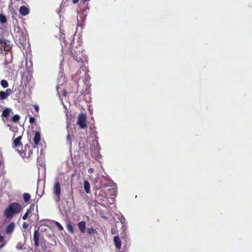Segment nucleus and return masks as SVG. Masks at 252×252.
Segmentation results:
<instances>
[{
	"mask_svg": "<svg viewBox=\"0 0 252 252\" xmlns=\"http://www.w3.org/2000/svg\"><path fill=\"white\" fill-rule=\"evenodd\" d=\"M15 227V224L14 222H11L6 227L5 232L7 234H11Z\"/></svg>",
	"mask_w": 252,
	"mask_h": 252,
	"instance_id": "nucleus-9",
	"label": "nucleus"
},
{
	"mask_svg": "<svg viewBox=\"0 0 252 252\" xmlns=\"http://www.w3.org/2000/svg\"><path fill=\"white\" fill-rule=\"evenodd\" d=\"M23 227L25 229H27V227H28V224L25 222H24L23 223Z\"/></svg>",
	"mask_w": 252,
	"mask_h": 252,
	"instance_id": "nucleus-29",
	"label": "nucleus"
},
{
	"mask_svg": "<svg viewBox=\"0 0 252 252\" xmlns=\"http://www.w3.org/2000/svg\"><path fill=\"white\" fill-rule=\"evenodd\" d=\"M23 196L24 200L25 202H26V203L29 202V201L31 199V195L28 193H24L23 194Z\"/></svg>",
	"mask_w": 252,
	"mask_h": 252,
	"instance_id": "nucleus-18",
	"label": "nucleus"
},
{
	"mask_svg": "<svg viewBox=\"0 0 252 252\" xmlns=\"http://www.w3.org/2000/svg\"><path fill=\"white\" fill-rule=\"evenodd\" d=\"M78 227L82 233L85 231L86 222L84 221H80L78 224Z\"/></svg>",
	"mask_w": 252,
	"mask_h": 252,
	"instance_id": "nucleus-12",
	"label": "nucleus"
},
{
	"mask_svg": "<svg viewBox=\"0 0 252 252\" xmlns=\"http://www.w3.org/2000/svg\"><path fill=\"white\" fill-rule=\"evenodd\" d=\"M20 119V116L19 115L16 114V115H14L12 117V118L11 119V121L13 123H17L19 121Z\"/></svg>",
	"mask_w": 252,
	"mask_h": 252,
	"instance_id": "nucleus-22",
	"label": "nucleus"
},
{
	"mask_svg": "<svg viewBox=\"0 0 252 252\" xmlns=\"http://www.w3.org/2000/svg\"><path fill=\"white\" fill-rule=\"evenodd\" d=\"M22 248H23V246L22 245H17V247H16V248L18 249V250H21L22 249Z\"/></svg>",
	"mask_w": 252,
	"mask_h": 252,
	"instance_id": "nucleus-32",
	"label": "nucleus"
},
{
	"mask_svg": "<svg viewBox=\"0 0 252 252\" xmlns=\"http://www.w3.org/2000/svg\"><path fill=\"white\" fill-rule=\"evenodd\" d=\"M24 150H18L19 154L21 155L23 158H30L31 155L32 154V150H30V146L28 144H26L24 147Z\"/></svg>",
	"mask_w": 252,
	"mask_h": 252,
	"instance_id": "nucleus-4",
	"label": "nucleus"
},
{
	"mask_svg": "<svg viewBox=\"0 0 252 252\" xmlns=\"http://www.w3.org/2000/svg\"><path fill=\"white\" fill-rule=\"evenodd\" d=\"M19 12L22 15L25 16L29 13V10L26 6L22 5L20 7Z\"/></svg>",
	"mask_w": 252,
	"mask_h": 252,
	"instance_id": "nucleus-11",
	"label": "nucleus"
},
{
	"mask_svg": "<svg viewBox=\"0 0 252 252\" xmlns=\"http://www.w3.org/2000/svg\"><path fill=\"white\" fill-rule=\"evenodd\" d=\"M90 0H83L84 2H87L89 1Z\"/></svg>",
	"mask_w": 252,
	"mask_h": 252,
	"instance_id": "nucleus-36",
	"label": "nucleus"
},
{
	"mask_svg": "<svg viewBox=\"0 0 252 252\" xmlns=\"http://www.w3.org/2000/svg\"><path fill=\"white\" fill-rule=\"evenodd\" d=\"M5 94H7V95L8 96L9 95H10V94H11L13 93V91H12V90L10 89V88H8V89H7L5 91H4Z\"/></svg>",
	"mask_w": 252,
	"mask_h": 252,
	"instance_id": "nucleus-24",
	"label": "nucleus"
},
{
	"mask_svg": "<svg viewBox=\"0 0 252 252\" xmlns=\"http://www.w3.org/2000/svg\"><path fill=\"white\" fill-rule=\"evenodd\" d=\"M15 135H14L13 137V144H12V147L14 148H19L20 147H22V143L21 142V139L22 138V135H19L17 138H14Z\"/></svg>",
	"mask_w": 252,
	"mask_h": 252,
	"instance_id": "nucleus-7",
	"label": "nucleus"
},
{
	"mask_svg": "<svg viewBox=\"0 0 252 252\" xmlns=\"http://www.w3.org/2000/svg\"><path fill=\"white\" fill-rule=\"evenodd\" d=\"M53 192L56 196L57 200L60 201L61 199V185L59 181H56L54 185Z\"/></svg>",
	"mask_w": 252,
	"mask_h": 252,
	"instance_id": "nucleus-5",
	"label": "nucleus"
},
{
	"mask_svg": "<svg viewBox=\"0 0 252 252\" xmlns=\"http://www.w3.org/2000/svg\"><path fill=\"white\" fill-rule=\"evenodd\" d=\"M31 211L30 209H28L25 213V214L24 215V216L22 217V219L24 220H25L27 219L30 213H31Z\"/></svg>",
	"mask_w": 252,
	"mask_h": 252,
	"instance_id": "nucleus-23",
	"label": "nucleus"
},
{
	"mask_svg": "<svg viewBox=\"0 0 252 252\" xmlns=\"http://www.w3.org/2000/svg\"><path fill=\"white\" fill-rule=\"evenodd\" d=\"M22 210V206L18 202H14L4 210L3 216L6 219L11 220L15 215L20 213Z\"/></svg>",
	"mask_w": 252,
	"mask_h": 252,
	"instance_id": "nucleus-1",
	"label": "nucleus"
},
{
	"mask_svg": "<svg viewBox=\"0 0 252 252\" xmlns=\"http://www.w3.org/2000/svg\"><path fill=\"white\" fill-rule=\"evenodd\" d=\"M40 232L38 230H35L33 233V241H34V247L36 248H38L39 246V240Z\"/></svg>",
	"mask_w": 252,
	"mask_h": 252,
	"instance_id": "nucleus-8",
	"label": "nucleus"
},
{
	"mask_svg": "<svg viewBox=\"0 0 252 252\" xmlns=\"http://www.w3.org/2000/svg\"><path fill=\"white\" fill-rule=\"evenodd\" d=\"M34 108L35 109V110L36 112H38L39 111V107L37 105H34Z\"/></svg>",
	"mask_w": 252,
	"mask_h": 252,
	"instance_id": "nucleus-27",
	"label": "nucleus"
},
{
	"mask_svg": "<svg viewBox=\"0 0 252 252\" xmlns=\"http://www.w3.org/2000/svg\"><path fill=\"white\" fill-rule=\"evenodd\" d=\"M79 1V0H72V2L74 4L77 3Z\"/></svg>",
	"mask_w": 252,
	"mask_h": 252,
	"instance_id": "nucleus-33",
	"label": "nucleus"
},
{
	"mask_svg": "<svg viewBox=\"0 0 252 252\" xmlns=\"http://www.w3.org/2000/svg\"><path fill=\"white\" fill-rule=\"evenodd\" d=\"M0 85L5 89L8 87V83L6 80H2L0 81Z\"/></svg>",
	"mask_w": 252,
	"mask_h": 252,
	"instance_id": "nucleus-21",
	"label": "nucleus"
},
{
	"mask_svg": "<svg viewBox=\"0 0 252 252\" xmlns=\"http://www.w3.org/2000/svg\"><path fill=\"white\" fill-rule=\"evenodd\" d=\"M94 172V169L93 168H90L88 169L89 173H93Z\"/></svg>",
	"mask_w": 252,
	"mask_h": 252,
	"instance_id": "nucleus-28",
	"label": "nucleus"
},
{
	"mask_svg": "<svg viewBox=\"0 0 252 252\" xmlns=\"http://www.w3.org/2000/svg\"><path fill=\"white\" fill-rule=\"evenodd\" d=\"M10 112V109L8 108H6L3 110L2 115H1V116L3 118H4V117L7 118L9 116Z\"/></svg>",
	"mask_w": 252,
	"mask_h": 252,
	"instance_id": "nucleus-15",
	"label": "nucleus"
},
{
	"mask_svg": "<svg viewBox=\"0 0 252 252\" xmlns=\"http://www.w3.org/2000/svg\"><path fill=\"white\" fill-rule=\"evenodd\" d=\"M84 49L80 44L77 46H74L71 44L70 55L73 59L77 62L83 63L84 61L86 60L87 57L84 53Z\"/></svg>",
	"mask_w": 252,
	"mask_h": 252,
	"instance_id": "nucleus-2",
	"label": "nucleus"
},
{
	"mask_svg": "<svg viewBox=\"0 0 252 252\" xmlns=\"http://www.w3.org/2000/svg\"><path fill=\"white\" fill-rule=\"evenodd\" d=\"M111 233H112V234H115V233H116V228H112L111 229Z\"/></svg>",
	"mask_w": 252,
	"mask_h": 252,
	"instance_id": "nucleus-30",
	"label": "nucleus"
},
{
	"mask_svg": "<svg viewBox=\"0 0 252 252\" xmlns=\"http://www.w3.org/2000/svg\"><path fill=\"white\" fill-rule=\"evenodd\" d=\"M56 225L58 227L59 229L61 230L63 229V226L58 222H56Z\"/></svg>",
	"mask_w": 252,
	"mask_h": 252,
	"instance_id": "nucleus-25",
	"label": "nucleus"
},
{
	"mask_svg": "<svg viewBox=\"0 0 252 252\" xmlns=\"http://www.w3.org/2000/svg\"><path fill=\"white\" fill-rule=\"evenodd\" d=\"M4 241V237L2 235H0V243L3 242Z\"/></svg>",
	"mask_w": 252,
	"mask_h": 252,
	"instance_id": "nucleus-31",
	"label": "nucleus"
},
{
	"mask_svg": "<svg viewBox=\"0 0 252 252\" xmlns=\"http://www.w3.org/2000/svg\"><path fill=\"white\" fill-rule=\"evenodd\" d=\"M0 44L3 48L4 51H9L10 50L11 47L10 46L9 41L2 37H0Z\"/></svg>",
	"mask_w": 252,
	"mask_h": 252,
	"instance_id": "nucleus-6",
	"label": "nucleus"
},
{
	"mask_svg": "<svg viewBox=\"0 0 252 252\" xmlns=\"http://www.w3.org/2000/svg\"><path fill=\"white\" fill-rule=\"evenodd\" d=\"M103 193V191H100L99 193H98V195H100V194L102 195Z\"/></svg>",
	"mask_w": 252,
	"mask_h": 252,
	"instance_id": "nucleus-34",
	"label": "nucleus"
},
{
	"mask_svg": "<svg viewBox=\"0 0 252 252\" xmlns=\"http://www.w3.org/2000/svg\"><path fill=\"white\" fill-rule=\"evenodd\" d=\"M3 246H4V245H3H3H0V248H2Z\"/></svg>",
	"mask_w": 252,
	"mask_h": 252,
	"instance_id": "nucleus-37",
	"label": "nucleus"
},
{
	"mask_svg": "<svg viewBox=\"0 0 252 252\" xmlns=\"http://www.w3.org/2000/svg\"><path fill=\"white\" fill-rule=\"evenodd\" d=\"M8 96L4 91H0V100L6 99Z\"/></svg>",
	"mask_w": 252,
	"mask_h": 252,
	"instance_id": "nucleus-19",
	"label": "nucleus"
},
{
	"mask_svg": "<svg viewBox=\"0 0 252 252\" xmlns=\"http://www.w3.org/2000/svg\"><path fill=\"white\" fill-rule=\"evenodd\" d=\"M114 245L117 249H120L121 248L122 241L118 236H115L114 237Z\"/></svg>",
	"mask_w": 252,
	"mask_h": 252,
	"instance_id": "nucleus-10",
	"label": "nucleus"
},
{
	"mask_svg": "<svg viewBox=\"0 0 252 252\" xmlns=\"http://www.w3.org/2000/svg\"><path fill=\"white\" fill-rule=\"evenodd\" d=\"M77 125L81 129H85L87 127V116L83 113L79 114L77 118Z\"/></svg>",
	"mask_w": 252,
	"mask_h": 252,
	"instance_id": "nucleus-3",
	"label": "nucleus"
},
{
	"mask_svg": "<svg viewBox=\"0 0 252 252\" xmlns=\"http://www.w3.org/2000/svg\"><path fill=\"white\" fill-rule=\"evenodd\" d=\"M67 138L69 140L70 139V135L69 134H67Z\"/></svg>",
	"mask_w": 252,
	"mask_h": 252,
	"instance_id": "nucleus-35",
	"label": "nucleus"
},
{
	"mask_svg": "<svg viewBox=\"0 0 252 252\" xmlns=\"http://www.w3.org/2000/svg\"><path fill=\"white\" fill-rule=\"evenodd\" d=\"M67 230L68 232H69L71 234H74V227L70 223H68L66 225Z\"/></svg>",
	"mask_w": 252,
	"mask_h": 252,
	"instance_id": "nucleus-16",
	"label": "nucleus"
},
{
	"mask_svg": "<svg viewBox=\"0 0 252 252\" xmlns=\"http://www.w3.org/2000/svg\"><path fill=\"white\" fill-rule=\"evenodd\" d=\"M87 231L90 235L97 233V231H96V230L93 227H91L88 228Z\"/></svg>",
	"mask_w": 252,
	"mask_h": 252,
	"instance_id": "nucleus-17",
	"label": "nucleus"
},
{
	"mask_svg": "<svg viewBox=\"0 0 252 252\" xmlns=\"http://www.w3.org/2000/svg\"><path fill=\"white\" fill-rule=\"evenodd\" d=\"M84 188L86 193H89L90 192V185L87 180L84 182Z\"/></svg>",
	"mask_w": 252,
	"mask_h": 252,
	"instance_id": "nucleus-14",
	"label": "nucleus"
},
{
	"mask_svg": "<svg viewBox=\"0 0 252 252\" xmlns=\"http://www.w3.org/2000/svg\"><path fill=\"white\" fill-rule=\"evenodd\" d=\"M7 22V19H6V17L3 14H0V23L2 24H4L5 23H6Z\"/></svg>",
	"mask_w": 252,
	"mask_h": 252,
	"instance_id": "nucleus-20",
	"label": "nucleus"
},
{
	"mask_svg": "<svg viewBox=\"0 0 252 252\" xmlns=\"http://www.w3.org/2000/svg\"><path fill=\"white\" fill-rule=\"evenodd\" d=\"M33 141L35 145H37L40 141V134L39 132L37 131L35 132L33 137Z\"/></svg>",
	"mask_w": 252,
	"mask_h": 252,
	"instance_id": "nucleus-13",
	"label": "nucleus"
},
{
	"mask_svg": "<svg viewBox=\"0 0 252 252\" xmlns=\"http://www.w3.org/2000/svg\"><path fill=\"white\" fill-rule=\"evenodd\" d=\"M35 121V119L33 117H31L29 119V122L30 124H33Z\"/></svg>",
	"mask_w": 252,
	"mask_h": 252,
	"instance_id": "nucleus-26",
	"label": "nucleus"
}]
</instances>
